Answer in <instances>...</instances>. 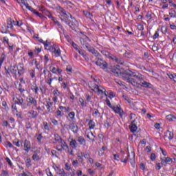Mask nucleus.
Segmentation results:
<instances>
[{"instance_id":"35","label":"nucleus","mask_w":176,"mask_h":176,"mask_svg":"<svg viewBox=\"0 0 176 176\" xmlns=\"http://www.w3.org/2000/svg\"><path fill=\"white\" fill-rule=\"evenodd\" d=\"M23 71H24V68L23 67L20 66L19 68L18 69V74H19V76H21Z\"/></svg>"},{"instance_id":"7","label":"nucleus","mask_w":176,"mask_h":176,"mask_svg":"<svg viewBox=\"0 0 176 176\" xmlns=\"http://www.w3.org/2000/svg\"><path fill=\"white\" fill-rule=\"evenodd\" d=\"M113 111H114L115 113H118L120 118H123V114L124 112L123 111V109H122V107H120V104H118L117 107H113Z\"/></svg>"},{"instance_id":"15","label":"nucleus","mask_w":176,"mask_h":176,"mask_svg":"<svg viewBox=\"0 0 176 176\" xmlns=\"http://www.w3.org/2000/svg\"><path fill=\"white\" fill-rule=\"evenodd\" d=\"M69 145L73 149H76V148H78V142L75 139L71 140Z\"/></svg>"},{"instance_id":"52","label":"nucleus","mask_w":176,"mask_h":176,"mask_svg":"<svg viewBox=\"0 0 176 176\" xmlns=\"http://www.w3.org/2000/svg\"><path fill=\"white\" fill-rule=\"evenodd\" d=\"M3 42H6L7 45H9V38H8V37L6 36L3 37Z\"/></svg>"},{"instance_id":"43","label":"nucleus","mask_w":176,"mask_h":176,"mask_svg":"<svg viewBox=\"0 0 176 176\" xmlns=\"http://www.w3.org/2000/svg\"><path fill=\"white\" fill-rule=\"evenodd\" d=\"M78 157L80 159V160H81V162H83V153H78Z\"/></svg>"},{"instance_id":"24","label":"nucleus","mask_w":176,"mask_h":176,"mask_svg":"<svg viewBox=\"0 0 176 176\" xmlns=\"http://www.w3.org/2000/svg\"><path fill=\"white\" fill-rule=\"evenodd\" d=\"M88 124L90 129H93L94 127H96V124L94 123V120H90Z\"/></svg>"},{"instance_id":"19","label":"nucleus","mask_w":176,"mask_h":176,"mask_svg":"<svg viewBox=\"0 0 176 176\" xmlns=\"http://www.w3.org/2000/svg\"><path fill=\"white\" fill-rule=\"evenodd\" d=\"M78 141L80 145H86V140H85V138H83L82 136H79L78 138Z\"/></svg>"},{"instance_id":"62","label":"nucleus","mask_w":176,"mask_h":176,"mask_svg":"<svg viewBox=\"0 0 176 176\" xmlns=\"http://www.w3.org/2000/svg\"><path fill=\"white\" fill-rule=\"evenodd\" d=\"M26 129H31V123L29 122L25 124Z\"/></svg>"},{"instance_id":"11","label":"nucleus","mask_w":176,"mask_h":176,"mask_svg":"<svg viewBox=\"0 0 176 176\" xmlns=\"http://www.w3.org/2000/svg\"><path fill=\"white\" fill-rule=\"evenodd\" d=\"M24 148L26 152H30V151H31V142L28 140H25Z\"/></svg>"},{"instance_id":"38","label":"nucleus","mask_w":176,"mask_h":176,"mask_svg":"<svg viewBox=\"0 0 176 176\" xmlns=\"http://www.w3.org/2000/svg\"><path fill=\"white\" fill-rule=\"evenodd\" d=\"M150 159L152 162H155V160H156V155L155 153H151Z\"/></svg>"},{"instance_id":"48","label":"nucleus","mask_w":176,"mask_h":176,"mask_svg":"<svg viewBox=\"0 0 176 176\" xmlns=\"http://www.w3.org/2000/svg\"><path fill=\"white\" fill-rule=\"evenodd\" d=\"M52 123H53L54 126H58V121H57L56 119H53L52 120Z\"/></svg>"},{"instance_id":"31","label":"nucleus","mask_w":176,"mask_h":176,"mask_svg":"<svg viewBox=\"0 0 176 176\" xmlns=\"http://www.w3.org/2000/svg\"><path fill=\"white\" fill-rule=\"evenodd\" d=\"M14 145H15V146H18L20 147V140L18 139H15L13 142Z\"/></svg>"},{"instance_id":"46","label":"nucleus","mask_w":176,"mask_h":176,"mask_svg":"<svg viewBox=\"0 0 176 176\" xmlns=\"http://www.w3.org/2000/svg\"><path fill=\"white\" fill-rule=\"evenodd\" d=\"M6 160L7 163L10 166V167L13 166V164L12 163V161H10V159H9V157H6Z\"/></svg>"},{"instance_id":"26","label":"nucleus","mask_w":176,"mask_h":176,"mask_svg":"<svg viewBox=\"0 0 176 176\" xmlns=\"http://www.w3.org/2000/svg\"><path fill=\"white\" fill-rule=\"evenodd\" d=\"M92 116L95 118H97V116H100V111H98V109H94V112L92 113Z\"/></svg>"},{"instance_id":"13","label":"nucleus","mask_w":176,"mask_h":176,"mask_svg":"<svg viewBox=\"0 0 176 176\" xmlns=\"http://www.w3.org/2000/svg\"><path fill=\"white\" fill-rule=\"evenodd\" d=\"M164 137H166V138H168V140H173V138H174V133L168 130L164 133Z\"/></svg>"},{"instance_id":"25","label":"nucleus","mask_w":176,"mask_h":176,"mask_svg":"<svg viewBox=\"0 0 176 176\" xmlns=\"http://www.w3.org/2000/svg\"><path fill=\"white\" fill-rule=\"evenodd\" d=\"M43 13L45 14V16H47L49 19H52V14H50V12H49L47 10H43Z\"/></svg>"},{"instance_id":"29","label":"nucleus","mask_w":176,"mask_h":176,"mask_svg":"<svg viewBox=\"0 0 176 176\" xmlns=\"http://www.w3.org/2000/svg\"><path fill=\"white\" fill-rule=\"evenodd\" d=\"M78 126H76L75 124L74 125H73L72 128V131H73V133H74V134H76V133H78Z\"/></svg>"},{"instance_id":"58","label":"nucleus","mask_w":176,"mask_h":176,"mask_svg":"<svg viewBox=\"0 0 176 176\" xmlns=\"http://www.w3.org/2000/svg\"><path fill=\"white\" fill-rule=\"evenodd\" d=\"M138 30H139L140 31H143V30H144V25H139L138 26Z\"/></svg>"},{"instance_id":"37","label":"nucleus","mask_w":176,"mask_h":176,"mask_svg":"<svg viewBox=\"0 0 176 176\" xmlns=\"http://www.w3.org/2000/svg\"><path fill=\"white\" fill-rule=\"evenodd\" d=\"M66 71L67 72H68V74H72V67L67 66L66 68Z\"/></svg>"},{"instance_id":"61","label":"nucleus","mask_w":176,"mask_h":176,"mask_svg":"<svg viewBox=\"0 0 176 176\" xmlns=\"http://www.w3.org/2000/svg\"><path fill=\"white\" fill-rule=\"evenodd\" d=\"M72 45L73 47L76 49V50H79V49L78 48V45H76L75 43L73 42V43H72Z\"/></svg>"},{"instance_id":"49","label":"nucleus","mask_w":176,"mask_h":176,"mask_svg":"<svg viewBox=\"0 0 176 176\" xmlns=\"http://www.w3.org/2000/svg\"><path fill=\"white\" fill-rule=\"evenodd\" d=\"M53 93H54V95L55 97H56H56H58L60 94V92H58V89L54 90Z\"/></svg>"},{"instance_id":"59","label":"nucleus","mask_w":176,"mask_h":176,"mask_svg":"<svg viewBox=\"0 0 176 176\" xmlns=\"http://www.w3.org/2000/svg\"><path fill=\"white\" fill-rule=\"evenodd\" d=\"M140 168H141V170H145V164H144V163H141L140 165Z\"/></svg>"},{"instance_id":"23","label":"nucleus","mask_w":176,"mask_h":176,"mask_svg":"<svg viewBox=\"0 0 176 176\" xmlns=\"http://www.w3.org/2000/svg\"><path fill=\"white\" fill-rule=\"evenodd\" d=\"M60 144H61L60 146L62 147V149H64V148H66L67 149H68L69 146H68V144H67V142H65V141L60 139Z\"/></svg>"},{"instance_id":"3","label":"nucleus","mask_w":176,"mask_h":176,"mask_svg":"<svg viewBox=\"0 0 176 176\" xmlns=\"http://www.w3.org/2000/svg\"><path fill=\"white\" fill-rule=\"evenodd\" d=\"M87 50L94 56H95V57H96V61L93 60L92 63L98 65V67H100V68H102V69H105L108 67V63H107L105 60H102V58H101V54H99L98 51L94 49V47H91Z\"/></svg>"},{"instance_id":"41","label":"nucleus","mask_w":176,"mask_h":176,"mask_svg":"<svg viewBox=\"0 0 176 176\" xmlns=\"http://www.w3.org/2000/svg\"><path fill=\"white\" fill-rule=\"evenodd\" d=\"M43 126H44L45 130H50V128L49 127V125L47 124V122H44Z\"/></svg>"},{"instance_id":"33","label":"nucleus","mask_w":176,"mask_h":176,"mask_svg":"<svg viewBox=\"0 0 176 176\" xmlns=\"http://www.w3.org/2000/svg\"><path fill=\"white\" fill-rule=\"evenodd\" d=\"M26 166H27V167H31V166H32V164H31V159L28 158V159L26 160Z\"/></svg>"},{"instance_id":"18","label":"nucleus","mask_w":176,"mask_h":176,"mask_svg":"<svg viewBox=\"0 0 176 176\" xmlns=\"http://www.w3.org/2000/svg\"><path fill=\"white\" fill-rule=\"evenodd\" d=\"M28 115H32V119H35L38 118V111H35L34 110H32L31 111H29Z\"/></svg>"},{"instance_id":"53","label":"nucleus","mask_w":176,"mask_h":176,"mask_svg":"<svg viewBox=\"0 0 176 176\" xmlns=\"http://www.w3.org/2000/svg\"><path fill=\"white\" fill-rule=\"evenodd\" d=\"M85 159H89L90 157V153H85L84 155H83Z\"/></svg>"},{"instance_id":"28","label":"nucleus","mask_w":176,"mask_h":176,"mask_svg":"<svg viewBox=\"0 0 176 176\" xmlns=\"http://www.w3.org/2000/svg\"><path fill=\"white\" fill-rule=\"evenodd\" d=\"M94 87L96 89L97 93H104L102 89H100V87L98 85L95 84Z\"/></svg>"},{"instance_id":"30","label":"nucleus","mask_w":176,"mask_h":176,"mask_svg":"<svg viewBox=\"0 0 176 176\" xmlns=\"http://www.w3.org/2000/svg\"><path fill=\"white\" fill-rule=\"evenodd\" d=\"M106 104L109 107V108H111V109H113L114 106H112V104H111V101H109V99H106Z\"/></svg>"},{"instance_id":"50","label":"nucleus","mask_w":176,"mask_h":176,"mask_svg":"<svg viewBox=\"0 0 176 176\" xmlns=\"http://www.w3.org/2000/svg\"><path fill=\"white\" fill-rule=\"evenodd\" d=\"M59 10L61 12V13H63V14H67V11H65V10H64L63 8L59 7Z\"/></svg>"},{"instance_id":"2","label":"nucleus","mask_w":176,"mask_h":176,"mask_svg":"<svg viewBox=\"0 0 176 176\" xmlns=\"http://www.w3.org/2000/svg\"><path fill=\"white\" fill-rule=\"evenodd\" d=\"M129 83H130L133 86H137L138 85H140L142 87H146L148 89H152L153 87V85H152V84L142 80V78H141V76L140 74H137L134 72L132 74L131 80H129Z\"/></svg>"},{"instance_id":"57","label":"nucleus","mask_w":176,"mask_h":176,"mask_svg":"<svg viewBox=\"0 0 176 176\" xmlns=\"http://www.w3.org/2000/svg\"><path fill=\"white\" fill-rule=\"evenodd\" d=\"M3 126L4 127H8L9 126V122H8V121H3Z\"/></svg>"},{"instance_id":"64","label":"nucleus","mask_w":176,"mask_h":176,"mask_svg":"<svg viewBox=\"0 0 176 176\" xmlns=\"http://www.w3.org/2000/svg\"><path fill=\"white\" fill-rule=\"evenodd\" d=\"M135 12H140V5H137L135 7Z\"/></svg>"},{"instance_id":"1","label":"nucleus","mask_w":176,"mask_h":176,"mask_svg":"<svg viewBox=\"0 0 176 176\" xmlns=\"http://www.w3.org/2000/svg\"><path fill=\"white\" fill-rule=\"evenodd\" d=\"M111 72L113 74L114 76H122V79L129 83L131 76H133V72L130 69L124 70L120 69V66H112L111 68Z\"/></svg>"},{"instance_id":"4","label":"nucleus","mask_w":176,"mask_h":176,"mask_svg":"<svg viewBox=\"0 0 176 176\" xmlns=\"http://www.w3.org/2000/svg\"><path fill=\"white\" fill-rule=\"evenodd\" d=\"M43 45L47 50H50L51 53H54L56 57H60V56H61V50H60L59 48L57 47V45H52V43L47 41L46 42L44 41Z\"/></svg>"},{"instance_id":"9","label":"nucleus","mask_w":176,"mask_h":176,"mask_svg":"<svg viewBox=\"0 0 176 176\" xmlns=\"http://www.w3.org/2000/svg\"><path fill=\"white\" fill-rule=\"evenodd\" d=\"M65 22L69 25L72 30H75V28H76V19H74V21H68L67 19H65Z\"/></svg>"},{"instance_id":"40","label":"nucleus","mask_w":176,"mask_h":176,"mask_svg":"<svg viewBox=\"0 0 176 176\" xmlns=\"http://www.w3.org/2000/svg\"><path fill=\"white\" fill-rule=\"evenodd\" d=\"M32 159H33V160L38 161V160H39V155H38V154H34L32 155Z\"/></svg>"},{"instance_id":"21","label":"nucleus","mask_w":176,"mask_h":176,"mask_svg":"<svg viewBox=\"0 0 176 176\" xmlns=\"http://www.w3.org/2000/svg\"><path fill=\"white\" fill-rule=\"evenodd\" d=\"M7 24V28H13V21L12 20V18L8 19Z\"/></svg>"},{"instance_id":"16","label":"nucleus","mask_w":176,"mask_h":176,"mask_svg":"<svg viewBox=\"0 0 176 176\" xmlns=\"http://www.w3.org/2000/svg\"><path fill=\"white\" fill-rule=\"evenodd\" d=\"M27 101L29 104H32V105H36V100H35L32 96L27 98Z\"/></svg>"},{"instance_id":"8","label":"nucleus","mask_w":176,"mask_h":176,"mask_svg":"<svg viewBox=\"0 0 176 176\" xmlns=\"http://www.w3.org/2000/svg\"><path fill=\"white\" fill-rule=\"evenodd\" d=\"M128 159L131 160V164L134 168V167H135V154L134 153V152H131V155L129 154Z\"/></svg>"},{"instance_id":"20","label":"nucleus","mask_w":176,"mask_h":176,"mask_svg":"<svg viewBox=\"0 0 176 176\" xmlns=\"http://www.w3.org/2000/svg\"><path fill=\"white\" fill-rule=\"evenodd\" d=\"M166 119L169 122H174V120H176V117L173 115H168L166 116Z\"/></svg>"},{"instance_id":"60","label":"nucleus","mask_w":176,"mask_h":176,"mask_svg":"<svg viewBox=\"0 0 176 176\" xmlns=\"http://www.w3.org/2000/svg\"><path fill=\"white\" fill-rule=\"evenodd\" d=\"M30 76L32 78H35V71L34 70H32V72H30Z\"/></svg>"},{"instance_id":"51","label":"nucleus","mask_w":176,"mask_h":176,"mask_svg":"<svg viewBox=\"0 0 176 176\" xmlns=\"http://www.w3.org/2000/svg\"><path fill=\"white\" fill-rule=\"evenodd\" d=\"M83 58H85V61H89V56L85 54H82Z\"/></svg>"},{"instance_id":"54","label":"nucleus","mask_w":176,"mask_h":176,"mask_svg":"<svg viewBox=\"0 0 176 176\" xmlns=\"http://www.w3.org/2000/svg\"><path fill=\"white\" fill-rule=\"evenodd\" d=\"M52 80H54V78H50L49 80H47V85H49V86H50L52 85Z\"/></svg>"},{"instance_id":"55","label":"nucleus","mask_w":176,"mask_h":176,"mask_svg":"<svg viewBox=\"0 0 176 176\" xmlns=\"http://www.w3.org/2000/svg\"><path fill=\"white\" fill-rule=\"evenodd\" d=\"M153 39H156L157 38H159V32H155V34L153 36Z\"/></svg>"},{"instance_id":"63","label":"nucleus","mask_w":176,"mask_h":176,"mask_svg":"<svg viewBox=\"0 0 176 176\" xmlns=\"http://www.w3.org/2000/svg\"><path fill=\"white\" fill-rule=\"evenodd\" d=\"M113 157H114V160H118V161H119V155H118L114 154V155H113Z\"/></svg>"},{"instance_id":"6","label":"nucleus","mask_w":176,"mask_h":176,"mask_svg":"<svg viewBox=\"0 0 176 176\" xmlns=\"http://www.w3.org/2000/svg\"><path fill=\"white\" fill-rule=\"evenodd\" d=\"M80 42L83 47H86L87 50H88L91 46L89 44V42H91L90 38L87 36H83L80 38Z\"/></svg>"},{"instance_id":"39","label":"nucleus","mask_w":176,"mask_h":176,"mask_svg":"<svg viewBox=\"0 0 176 176\" xmlns=\"http://www.w3.org/2000/svg\"><path fill=\"white\" fill-rule=\"evenodd\" d=\"M170 17L175 18L176 17V12L173 10V12H169Z\"/></svg>"},{"instance_id":"44","label":"nucleus","mask_w":176,"mask_h":176,"mask_svg":"<svg viewBox=\"0 0 176 176\" xmlns=\"http://www.w3.org/2000/svg\"><path fill=\"white\" fill-rule=\"evenodd\" d=\"M5 28H6V25H5L1 27L2 34H6L8 32V31Z\"/></svg>"},{"instance_id":"12","label":"nucleus","mask_w":176,"mask_h":176,"mask_svg":"<svg viewBox=\"0 0 176 176\" xmlns=\"http://www.w3.org/2000/svg\"><path fill=\"white\" fill-rule=\"evenodd\" d=\"M129 129L131 133H135L137 131V124H135V120L131 122Z\"/></svg>"},{"instance_id":"5","label":"nucleus","mask_w":176,"mask_h":176,"mask_svg":"<svg viewBox=\"0 0 176 176\" xmlns=\"http://www.w3.org/2000/svg\"><path fill=\"white\" fill-rule=\"evenodd\" d=\"M101 53L102 54H103V56H105L106 57L111 58V60H113V61L117 63V64L122 65L123 63H124L123 60H122L120 58H118V56L111 54V53H109L108 51L102 50L101 51Z\"/></svg>"},{"instance_id":"47","label":"nucleus","mask_w":176,"mask_h":176,"mask_svg":"<svg viewBox=\"0 0 176 176\" xmlns=\"http://www.w3.org/2000/svg\"><path fill=\"white\" fill-rule=\"evenodd\" d=\"M65 170H67V171H69V170H71V166H69V164L66 163L65 164Z\"/></svg>"},{"instance_id":"22","label":"nucleus","mask_w":176,"mask_h":176,"mask_svg":"<svg viewBox=\"0 0 176 176\" xmlns=\"http://www.w3.org/2000/svg\"><path fill=\"white\" fill-rule=\"evenodd\" d=\"M56 169L58 170V174L60 176H66L65 172L64 171V170L62 168H60L58 166H56Z\"/></svg>"},{"instance_id":"10","label":"nucleus","mask_w":176,"mask_h":176,"mask_svg":"<svg viewBox=\"0 0 176 176\" xmlns=\"http://www.w3.org/2000/svg\"><path fill=\"white\" fill-rule=\"evenodd\" d=\"M15 104H17L18 105H21V107H22V108H23V109H25V108H26L25 104H24V100L23 99V98L21 96L16 98Z\"/></svg>"},{"instance_id":"27","label":"nucleus","mask_w":176,"mask_h":176,"mask_svg":"<svg viewBox=\"0 0 176 176\" xmlns=\"http://www.w3.org/2000/svg\"><path fill=\"white\" fill-rule=\"evenodd\" d=\"M32 91H34L35 94H38V90H39V87L35 85L34 86L33 85L32 87Z\"/></svg>"},{"instance_id":"45","label":"nucleus","mask_w":176,"mask_h":176,"mask_svg":"<svg viewBox=\"0 0 176 176\" xmlns=\"http://www.w3.org/2000/svg\"><path fill=\"white\" fill-rule=\"evenodd\" d=\"M69 117L70 118V119H74V118H75V112L72 111L69 113Z\"/></svg>"},{"instance_id":"42","label":"nucleus","mask_w":176,"mask_h":176,"mask_svg":"<svg viewBox=\"0 0 176 176\" xmlns=\"http://www.w3.org/2000/svg\"><path fill=\"white\" fill-rule=\"evenodd\" d=\"M0 176H9V173L6 170H3Z\"/></svg>"},{"instance_id":"17","label":"nucleus","mask_w":176,"mask_h":176,"mask_svg":"<svg viewBox=\"0 0 176 176\" xmlns=\"http://www.w3.org/2000/svg\"><path fill=\"white\" fill-rule=\"evenodd\" d=\"M46 107H47V109L49 113H52L53 112V110L50 108H52V107H53V102H47Z\"/></svg>"},{"instance_id":"14","label":"nucleus","mask_w":176,"mask_h":176,"mask_svg":"<svg viewBox=\"0 0 176 176\" xmlns=\"http://www.w3.org/2000/svg\"><path fill=\"white\" fill-rule=\"evenodd\" d=\"M8 70L11 74H12V75H15V76H17V71H16V65H10V67H8Z\"/></svg>"},{"instance_id":"34","label":"nucleus","mask_w":176,"mask_h":176,"mask_svg":"<svg viewBox=\"0 0 176 176\" xmlns=\"http://www.w3.org/2000/svg\"><path fill=\"white\" fill-rule=\"evenodd\" d=\"M50 69L51 72H52V74H57V69L54 67L51 66Z\"/></svg>"},{"instance_id":"36","label":"nucleus","mask_w":176,"mask_h":176,"mask_svg":"<svg viewBox=\"0 0 176 176\" xmlns=\"http://www.w3.org/2000/svg\"><path fill=\"white\" fill-rule=\"evenodd\" d=\"M18 90H19L21 94H23L24 93L25 90L23 89L21 84H19Z\"/></svg>"},{"instance_id":"56","label":"nucleus","mask_w":176,"mask_h":176,"mask_svg":"<svg viewBox=\"0 0 176 176\" xmlns=\"http://www.w3.org/2000/svg\"><path fill=\"white\" fill-rule=\"evenodd\" d=\"M56 149L58 152H63V147L61 146H56Z\"/></svg>"},{"instance_id":"32","label":"nucleus","mask_w":176,"mask_h":176,"mask_svg":"<svg viewBox=\"0 0 176 176\" xmlns=\"http://www.w3.org/2000/svg\"><path fill=\"white\" fill-rule=\"evenodd\" d=\"M6 58V56L5 55V54H2L0 58V63H3V61H5Z\"/></svg>"}]
</instances>
